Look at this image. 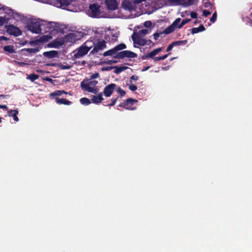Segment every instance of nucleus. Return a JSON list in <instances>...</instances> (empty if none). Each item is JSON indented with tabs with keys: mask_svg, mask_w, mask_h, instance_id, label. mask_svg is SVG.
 Masks as SVG:
<instances>
[{
	"mask_svg": "<svg viewBox=\"0 0 252 252\" xmlns=\"http://www.w3.org/2000/svg\"><path fill=\"white\" fill-rule=\"evenodd\" d=\"M138 102V100L132 98H127L123 103H121L119 105V107H124L126 109L133 110L136 109L135 107H133L134 104Z\"/></svg>",
	"mask_w": 252,
	"mask_h": 252,
	"instance_id": "obj_4",
	"label": "nucleus"
},
{
	"mask_svg": "<svg viewBox=\"0 0 252 252\" xmlns=\"http://www.w3.org/2000/svg\"><path fill=\"white\" fill-rule=\"evenodd\" d=\"M141 59L143 60H146L149 58H151L150 56L149 55V53L146 55H144L141 57Z\"/></svg>",
	"mask_w": 252,
	"mask_h": 252,
	"instance_id": "obj_49",
	"label": "nucleus"
},
{
	"mask_svg": "<svg viewBox=\"0 0 252 252\" xmlns=\"http://www.w3.org/2000/svg\"><path fill=\"white\" fill-rule=\"evenodd\" d=\"M117 62L116 61H109L108 62V64H112L113 63H116Z\"/></svg>",
	"mask_w": 252,
	"mask_h": 252,
	"instance_id": "obj_61",
	"label": "nucleus"
},
{
	"mask_svg": "<svg viewBox=\"0 0 252 252\" xmlns=\"http://www.w3.org/2000/svg\"><path fill=\"white\" fill-rule=\"evenodd\" d=\"M150 68V66H145V67H144L142 69V71H146V70H148Z\"/></svg>",
	"mask_w": 252,
	"mask_h": 252,
	"instance_id": "obj_58",
	"label": "nucleus"
},
{
	"mask_svg": "<svg viewBox=\"0 0 252 252\" xmlns=\"http://www.w3.org/2000/svg\"><path fill=\"white\" fill-rule=\"evenodd\" d=\"M116 91L118 93H119L120 94L121 97H123L126 94V92L122 90L120 87H116V89H115Z\"/></svg>",
	"mask_w": 252,
	"mask_h": 252,
	"instance_id": "obj_31",
	"label": "nucleus"
},
{
	"mask_svg": "<svg viewBox=\"0 0 252 252\" xmlns=\"http://www.w3.org/2000/svg\"><path fill=\"white\" fill-rule=\"evenodd\" d=\"M111 68H113V67H111ZM113 68H115V70L114 71V73H117V74L122 72L126 68V67H118V66H115Z\"/></svg>",
	"mask_w": 252,
	"mask_h": 252,
	"instance_id": "obj_33",
	"label": "nucleus"
},
{
	"mask_svg": "<svg viewBox=\"0 0 252 252\" xmlns=\"http://www.w3.org/2000/svg\"><path fill=\"white\" fill-rule=\"evenodd\" d=\"M86 87L87 88V90H86V91H88L89 93L96 94L98 92V89L96 88L88 87V85H87Z\"/></svg>",
	"mask_w": 252,
	"mask_h": 252,
	"instance_id": "obj_29",
	"label": "nucleus"
},
{
	"mask_svg": "<svg viewBox=\"0 0 252 252\" xmlns=\"http://www.w3.org/2000/svg\"><path fill=\"white\" fill-rule=\"evenodd\" d=\"M157 54L156 51L155 50H153L151 52L149 53V56H150V58H153L155 56H156Z\"/></svg>",
	"mask_w": 252,
	"mask_h": 252,
	"instance_id": "obj_46",
	"label": "nucleus"
},
{
	"mask_svg": "<svg viewBox=\"0 0 252 252\" xmlns=\"http://www.w3.org/2000/svg\"><path fill=\"white\" fill-rule=\"evenodd\" d=\"M190 20H191L190 19H183L179 25V29L182 28L185 24H187L189 21H190Z\"/></svg>",
	"mask_w": 252,
	"mask_h": 252,
	"instance_id": "obj_35",
	"label": "nucleus"
},
{
	"mask_svg": "<svg viewBox=\"0 0 252 252\" xmlns=\"http://www.w3.org/2000/svg\"><path fill=\"white\" fill-rule=\"evenodd\" d=\"M39 77V75L35 74H31L28 75L27 78L30 79L31 81L33 82L37 80Z\"/></svg>",
	"mask_w": 252,
	"mask_h": 252,
	"instance_id": "obj_30",
	"label": "nucleus"
},
{
	"mask_svg": "<svg viewBox=\"0 0 252 252\" xmlns=\"http://www.w3.org/2000/svg\"><path fill=\"white\" fill-rule=\"evenodd\" d=\"M100 5L97 3H93L89 5L88 12L93 18H98L101 14Z\"/></svg>",
	"mask_w": 252,
	"mask_h": 252,
	"instance_id": "obj_2",
	"label": "nucleus"
},
{
	"mask_svg": "<svg viewBox=\"0 0 252 252\" xmlns=\"http://www.w3.org/2000/svg\"><path fill=\"white\" fill-rule=\"evenodd\" d=\"M160 33H158V32L154 33V37L155 40H157L159 36H160Z\"/></svg>",
	"mask_w": 252,
	"mask_h": 252,
	"instance_id": "obj_50",
	"label": "nucleus"
},
{
	"mask_svg": "<svg viewBox=\"0 0 252 252\" xmlns=\"http://www.w3.org/2000/svg\"><path fill=\"white\" fill-rule=\"evenodd\" d=\"M18 63H19V64H20V65H21V66H23V65H25V64H26V63H23V62H21V63H20V62H18Z\"/></svg>",
	"mask_w": 252,
	"mask_h": 252,
	"instance_id": "obj_62",
	"label": "nucleus"
},
{
	"mask_svg": "<svg viewBox=\"0 0 252 252\" xmlns=\"http://www.w3.org/2000/svg\"><path fill=\"white\" fill-rule=\"evenodd\" d=\"M50 25L52 27L55 26V27H56V23L55 22H50Z\"/></svg>",
	"mask_w": 252,
	"mask_h": 252,
	"instance_id": "obj_60",
	"label": "nucleus"
},
{
	"mask_svg": "<svg viewBox=\"0 0 252 252\" xmlns=\"http://www.w3.org/2000/svg\"><path fill=\"white\" fill-rule=\"evenodd\" d=\"M128 88L130 91L132 92H134L137 89L136 86L133 84L129 85Z\"/></svg>",
	"mask_w": 252,
	"mask_h": 252,
	"instance_id": "obj_41",
	"label": "nucleus"
},
{
	"mask_svg": "<svg viewBox=\"0 0 252 252\" xmlns=\"http://www.w3.org/2000/svg\"><path fill=\"white\" fill-rule=\"evenodd\" d=\"M144 25L146 28H150L152 26V22L150 21H147L145 22Z\"/></svg>",
	"mask_w": 252,
	"mask_h": 252,
	"instance_id": "obj_43",
	"label": "nucleus"
},
{
	"mask_svg": "<svg viewBox=\"0 0 252 252\" xmlns=\"http://www.w3.org/2000/svg\"><path fill=\"white\" fill-rule=\"evenodd\" d=\"M8 40V38L4 36H0V41L2 40Z\"/></svg>",
	"mask_w": 252,
	"mask_h": 252,
	"instance_id": "obj_54",
	"label": "nucleus"
},
{
	"mask_svg": "<svg viewBox=\"0 0 252 252\" xmlns=\"http://www.w3.org/2000/svg\"><path fill=\"white\" fill-rule=\"evenodd\" d=\"M3 50L9 53H14L15 52L14 46L13 45H7L3 47Z\"/></svg>",
	"mask_w": 252,
	"mask_h": 252,
	"instance_id": "obj_23",
	"label": "nucleus"
},
{
	"mask_svg": "<svg viewBox=\"0 0 252 252\" xmlns=\"http://www.w3.org/2000/svg\"><path fill=\"white\" fill-rule=\"evenodd\" d=\"M7 32L14 36H18L22 34L21 30L13 25H7L5 26Z\"/></svg>",
	"mask_w": 252,
	"mask_h": 252,
	"instance_id": "obj_7",
	"label": "nucleus"
},
{
	"mask_svg": "<svg viewBox=\"0 0 252 252\" xmlns=\"http://www.w3.org/2000/svg\"><path fill=\"white\" fill-rule=\"evenodd\" d=\"M83 45L85 47H88L89 51H90L93 46L94 47V43L91 40H87L83 44Z\"/></svg>",
	"mask_w": 252,
	"mask_h": 252,
	"instance_id": "obj_25",
	"label": "nucleus"
},
{
	"mask_svg": "<svg viewBox=\"0 0 252 252\" xmlns=\"http://www.w3.org/2000/svg\"><path fill=\"white\" fill-rule=\"evenodd\" d=\"M116 87L117 85L115 84H110L104 87L102 94L106 97H110Z\"/></svg>",
	"mask_w": 252,
	"mask_h": 252,
	"instance_id": "obj_8",
	"label": "nucleus"
},
{
	"mask_svg": "<svg viewBox=\"0 0 252 252\" xmlns=\"http://www.w3.org/2000/svg\"><path fill=\"white\" fill-rule=\"evenodd\" d=\"M106 48V42L104 40L98 39L96 43H94V49L91 51L90 54H96L99 51H102Z\"/></svg>",
	"mask_w": 252,
	"mask_h": 252,
	"instance_id": "obj_3",
	"label": "nucleus"
},
{
	"mask_svg": "<svg viewBox=\"0 0 252 252\" xmlns=\"http://www.w3.org/2000/svg\"><path fill=\"white\" fill-rule=\"evenodd\" d=\"M41 25L40 22L35 19H32L29 22L28 28L29 30L32 33L38 34L41 32Z\"/></svg>",
	"mask_w": 252,
	"mask_h": 252,
	"instance_id": "obj_1",
	"label": "nucleus"
},
{
	"mask_svg": "<svg viewBox=\"0 0 252 252\" xmlns=\"http://www.w3.org/2000/svg\"><path fill=\"white\" fill-rule=\"evenodd\" d=\"M39 51L38 48H24L21 50V53L24 55H27L25 52H27L29 54H34L38 52Z\"/></svg>",
	"mask_w": 252,
	"mask_h": 252,
	"instance_id": "obj_17",
	"label": "nucleus"
},
{
	"mask_svg": "<svg viewBox=\"0 0 252 252\" xmlns=\"http://www.w3.org/2000/svg\"><path fill=\"white\" fill-rule=\"evenodd\" d=\"M60 68L61 69H70L71 66L69 65H64L60 64L59 65Z\"/></svg>",
	"mask_w": 252,
	"mask_h": 252,
	"instance_id": "obj_38",
	"label": "nucleus"
},
{
	"mask_svg": "<svg viewBox=\"0 0 252 252\" xmlns=\"http://www.w3.org/2000/svg\"><path fill=\"white\" fill-rule=\"evenodd\" d=\"M190 16L192 18L195 19L197 17V13L195 12H191L190 13Z\"/></svg>",
	"mask_w": 252,
	"mask_h": 252,
	"instance_id": "obj_48",
	"label": "nucleus"
},
{
	"mask_svg": "<svg viewBox=\"0 0 252 252\" xmlns=\"http://www.w3.org/2000/svg\"><path fill=\"white\" fill-rule=\"evenodd\" d=\"M103 100L102 93H99L97 95H93L91 98L92 102L95 104L100 103Z\"/></svg>",
	"mask_w": 252,
	"mask_h": 252,
	"instance_id": "obj_14",
	"label": "nucleus"
},
{
	"mask_svg": "<svg viewBox=\"0 0 252 252\" xmlns=\"http://www.w3.org/2000/svg\"><path fill=\"white\" fill-rule=\"evenodd\" d=\"M68 93L64 90H56L55 92L50 94L49 96L51 98H54V96H58L63 94H67Z\"/></svg>",
	"mask_w": 252,
	"mask_h": 252,
	"instance_id": "obj_20",
	"label": "nucleus"
},
{
	"mask_svg": "<svg viewBox=\"0 0 252 252\" xmlns=\"http://www.w3.org/2000/svg\"><path fill=\"white\" fill-rule=\"evenodd\" d=\"M155 50L156 51V53L158 54L159 52H160V51H162V48H157V49H155Z\"/></svg>",
	"mask_w": 252,
	"mask_h": 252,
	"instance_id": "obj_57",
	"label": "nucleus"
},
{
	"mask_svg": "<svg viewBox=\"0 0 252 252\" xmlns=\"http://www.w3.org/2000/svg\"><path fill=\"white\" fill-rule=\"evenodd\" d=\"M139 79V77L138 76H136V75H132L130 77V83H132V81L131 80H134V81H137Z\"/></svg>",
	"mask_w": 252,
	"mask_h": 252,
	"instance_id": "obj_45",
	"label": "nucleus"
},
{
	"mask_svg": "<svg viewBox=\"0 0 252 252\" xmlns=\"http://www.w3.org/2000/svg\"><path fill=\"white\" fill-rule=\"evenodd\" d=\"M211 14V12H210L208 10H203V16H204L205 17H207L209 15H210Z\"/></svg>",
	"mask_w": 252,
	"mask_h": 252,
	"instance_id": "obj_44",
	"label": "nucleus"
},
{
	"mask_svg": "<svg viewBox=\"0 0 252 252\" xmlns=\"http://www.w3.org/2000/svg\"><path fill=\"white\" fill-rule=\"evenodd\" d=\"M105 3L109 10L113 11L118 8V2L116 0H105Z\"/></svg>",
	"mask_w": 252,
	"mask_h": 252,
	"instance_id": "obj_11",
	"label": "nucleus"
},
{
	"mask_svg": "<svg viewBox=\"0 0 252 252\" xmlns=\"http://www.w3.org/2000/svg\"><path fill=\"white\" fill-rule=\"evenodd\" d=\"M98 84V81L96 80L90 81L87 83H85L84 81L81 83V87L85 90H87L86 86L88 85V87H95Z\"/></svg>",
	"mask_w": 252,
	"mask_h": 252,
	"instance_id": "obj_15",
	"label": "nucleus"
},
{
	"mask_svg": "<svg viewBox=\"0 0 252 252\" xmlns=\"http://www.w3.org/2000/svg\"><path fill=\"white\" fill-rule=\"evenodd\" d=\"M56 102L58 104H64L66 105H70L72 102L64 98H60L59 97H56L55 98Z\"/></svg>",
	"mask_w": 252,
	"mask_h": 252,
	"instance_id": "obj_19",
	"label": "nucleus"
},
{
	"mask_svg": "<svg viewBox=\"0 0 252 252\" xmlns=\"http://www.w3.org/2000/svg\"><path fill=\"white\" fill-rule=\"evenodd\" d=\"M131 38L134 44L140 46H144L148 42L147 40L142 38L138 34H133L131 36Z\"/></svg>",
	"mask_w": 252,
	"mask_h": 252,
	"instance_id": "obj_9",
	"label": "nucleus"
},
{
	"mask_svg": "<svg viewBox=\"0 0 252 252\" xmlns=\"http://www.w3.org/2000/svg\"><path fill=\"white\" fill-rule=\"evenodd\" d=\"M175 46L173 43V42H172L170 44H169L168 45V46L167 47V49H166V52H169L170 51V50H171L172 49V48H173V47Z\"/></svg>",
	"mask_w": 252,
	"mask_h": 252,
	"instance_id": "obj_47",
	"label": "nucleus"
},
{
	"mask_svg": "<svg viewBox=\"0 0 252 252\" xmlns=\"http://www.w3.org/2000/svg\"><path fill=\"white\" fill-rule=\"evenodd\" d=\"M66 39L71 42H74L78 40L79 38L78 37L77 33H69L66 35Z\"/></svg>",
	"mask_w": 252,
	"mask_h": 252,
	"instance_id": "obj_16",
	"label": "nucleus"
},
{
	"mask_svg": "<svg viewBox=\"0 0 252 252\" xmlns=\"http://www.w3.org/2000/svg\"><path fill=\"white\" fill-rule=\"evenodd\" d=\"M117 52L115 50V48H113L110 50H109L106 52H105L103 55L105 57L108 56H113L114 55H116Z\"/></svg>",
	"mask_w": 252,
	"mask_h": 252,
	"instance_id": "obj_24",
	"label": "nucleus"
},
{
	"mask_svg": "<svg viewBox=\"0 0 252 252\" xmlns=\"http://www.w3.org/2000/svg\"><path fill=\"white\" fill-rule=\"evenodd\" d=\"M30 44H31V45H33L35 43V41H31L29 42Z\"/></svg>",
	"mask_w": 252,
	"mask_h": 252,
	"instance_id": "obj_64",
	"label": "nucleus"
},
{
	"mask_svg": "<svg viewBox=\"0 0 252 252\" xmlns=\"http://www.w3.org/2000/svg\"><path fill=\"white\" fill-rule=\"evenodd\" d=\"M170 54V53H168V54H165L162 56H160V60H163L165 59H166L167 58V57L168 56V55Z\"/></svg>",
	"mask_w": 252,
	"mask_h": 252,
	"instance_id": "obj_52",
	"label": "nucleus"
},
{
	"mask_svg": "<svg viewBox=\"0 0 252 252\" xmlns=\"http://www.w3.org/2000/svg\"><path fill=\"white\" fill-rule=\"evenodd\" d=\"M71 2L72 0H56V4L58 7L66 9Z\"/></svg>",
	"mask_w": 252,
	"mask_h": 252,
	"instance_id": "obj_12",
	"label": "nucleus"
},
{
	"mask_svg": "<svg viewBox=\"0 0 252 252\" xmlns=\"http://www.w3.org/2000/svg\"><path fill=\"white\" fill-rule=\"evenodd\" d=\"M80 102L82 104L85 105H89L91 103V100L87 97L81 98L80 99Z\"/></svg>",
	"mask_w": 252,
	"mask_h": 252,
	"instance_id": "obj_27",
	"label": "nucleus"
},
{
	"mask_svg": "<svg viewBox=\"0 0 252 252\" xmlns=\"http://www.w3.org/2000/svg\"><path fill=\"white\" fill-rule=\"evenodd\" d=\"M9 19V18H6L5 17H0V26L3 25L4 24H7Z\"/></svg>",
	"mask_w": 252,
	"mask_h": 252,
	"instance_id": "obj_32",
	"label": "nucleus"
},
{
	"mask_svg": "<svg viewBox=\"0 0 252 252\" xmlns=\"http://www.w3.org/2000/svg\"><path fill=\"white\" fill-rule=\"evenodd\" d=\"M89 51L88 48L82 45L78 49L77 52L74 54V57L76 59H79L87 54Z\"/></svg>",
	"mask_w": 252,
	"mask_h": 252,
	"instance_id": "obj_10",
	"label": "nucleus"
},
{
	"mask_svg": "<svg viewBox=\"0 0 252 252\" xmlns=\"http://www.w3.org/2000/svg\"><path fill=\"white\" fill-rule=\"evenodd\" d=\"M204 6L205 7H206V8L209 7H212V4L210 2H206L204 4Z\"/></svg>",
	"mask_w": 252,
	"mask_h": 252,
	"instance_id": "obj_51",
	"label": "nucleus"
},
{
	"mask_svg": "<svg viewBox=\"0 0 252 252\" xmlns=\"http://www.w3.org/2000/svg\"><path fill=\"white\" fill-rule=\"evenodd\" d=\"M3 109L4 110H7V106L6 105H0V109Z\"/></svg>",
	"mask_w": 252,
	"mask_h": 252,
	"instance_id": "obj_55",
	"label": "nucleus"
},
{
	"mask_svg": "<svg viewBox=\"0 0 252 252\" xmlns=\"http://www.w3.org/2000/svg\"><path fill=\"white\" fill-rule=\"evenodd\" d=\"M181 21V19L180 18H177L170 26L164 30L163 32L166 34H168L173 32L176 29H179V23Z\"/></svg>",
	"mask_w": 252,
	"mask_h": 252,
	"instance_id": "obj_6",
	"label": "nucleus"
},
{
	"mask_svg": "<svg viewBox=\"0 0 252 252\" xmlns=\"http://www.w3.org/2000/svg\"><path fill=\"white\" fill-rule=\"evenodd\" d=\"M148 33V30L146 29H143L141 30H140L138 33H136V34H138L140 36H143L145 35L146 34Z\"/></svg>",
	"mask_w": 252,
	"mask_h": 252,
	"instance_id": "obj_34",
	"label": "nucleus"
},
{
	"mask_svg": "<svg viewBox=\"0 0 252 252\" xmlns=\"http://www.w3.org/2000/svg\"><path fill=\"white\" fill-rule=\"evenodd\" d=\"M217 13L215 12L213 14L212 17L210 18V21L212 23H214L217 20Z\"/></svg>",
	"mask_w": 252,
	"mask_h": 252,
	"instance_id": "obj_40",
	"label": "nucleus"
},
{
	"mask_svg": "<svg viewBox=\"0 0 252 252\" xmlns=\"http://www.w3.org/2000/svg\"><path fill=\"white\" fill-rule=\"evenodd\" d=\"M187 42H188V41L187 40H184L175 41L173 42V43L175 46H177L185 45L187 43Z\"/></svg>",
	"mask_w": 252,
	"mask_h": 252,
	"instance_id": "obj_26",
	"label": "nucleus"
},
{
	"mask_svg": "<svg viewBox=\"0 0 252 252\" xmlns=\"http://www.w3.org/2000/svg\"><path fill=\"white\" fill-rule=\"evenodd\" d=\"M0 6H1V4H0ZM3 10L5 12V13H8L9 15H12L13 11L12 9H9L7 7H2ZM1 9V7H0V10Z\"/></svg>",
	"mask_w": 252,
	"mask_h": 252,
	"instance_id": "obj_36",
	"label": "nucleus"
},
{
	"mask_svg": "<svg viewBox=\"0 0 252 252\" xmlns=\"http://www.w3.org/2000/svg\"><path fill=\"white\" fill-rule=\"evenodd\" d=\"M9 95H5V94H0V99L1 98H9Z\"/></svg>",
	"mask_w": 252,
	"mask_h": 252,
	"instance_id": "obj_53",
	"label": "nucleus"
},
{
	"mask_svg": "<svg viewBox=\"0 0 252 252\" xmlns=\"http://www.w3.org/2000/svg\"><path fill=\"white\" fill-rule=\"evenodd\" d=\"M193 3V0H188L187 1L184 2L183 5H184V6L187 7V6L192 5Z\"/></svg>",
	"mask_w": 252,
	"mask_h": 252,
	"instance_id": "obj_39",
	"label": "nucleus"
},
{
	"mask_svg": "<svg viewBox=\"0 0 252 252\" xmlns=\"http://www.w3.org/2000/svg\"><path fill=\"white\" fill-rule=\"evenodd\" d=\"M27 41L25 40V41H22L20 43V44L23 46V45H26L27 44Z\"/></svg>",
	"mask_w": 252,
	"mask_h": 252,
	"instance_id": "obj_59",
	"label": "nucleus"
},
{
	"mask_svg": "<svg viewBox=\"0 0 252 252\" xmlns=\"http://www.w3.org/2000/svg\"><path fill=\"white\" fill-rule=\"evenodd\" d=\"M142 1V0H135L134 3H139L141 2Z\"/></svg>",
	"mask_w": 252,
	"mask_h": 252,
	"instance_id": "obj_63",
	"label": "nucleus"
},
{
	"mask_svg": "<svg viewBox=\"0 0 252 252\" xmlns=\"http://www.w3.org/2000/svg\"><path fill=\"white\" fill-rule=\"evenodd\" d=\"M115 50L117 52L118 51L125 49L126 48V46L124 43H121L120 44H118L116 45L115 47Z\"/></svg>",
	"mask_w": 252,
	"mask_h": 252,
	"instance_id": "obj_28",
	"label": "nucleus"
},
{
	"mask_svg": "<svg viewBox=\"0 0 252 252\" xmlns=\"http://www.w3.org/2000/svg\"><path fill=\"white\" fill-rule=\"evenodd\" d=\"M205 30V28L203 25H200L198 28H193L190 29V32L192 34L197 33L199 32H203Z\"/></svg>",
	"mask_w": 252,
	"mask_h": 252,
	"instance_id": "obj_22",
	"label": "nucleus"
},
{
	"mask_svg": "<svg viewBox=\"0 0 252 252\" xmlns=\"http://www.w3.org/2000/svg\"><path fill=\"white\" fill-rule=\"evenodd\" d=\"M43 56L45 57L51 59L57 57L58 52L57 51H50L45 52L43 54Z\"/></svg>",
	"mask_w": 252,
	"mask_h": 252,
	"instance_id": "obj_18",
	"label": "nucleus"
},
{
	"mask_svg": "<svg viewBox=\"0 0 252 252\" xmlns=\"http://www.w3.org/2000/svg\"><path fill=\"white\" fill-rule=\"evenodd\" d=\"M153 59H154V61L155 62L161 60L160 57H157L154 58Z\"/></svg>",
	"mask_w": 252,
	"mask_h": 252,
	"instance_id": "obj_56",
	"label": "nucleus"
},
{
	"mask_svg": "<svg viewBox=\"0 0 252 252\" xmlns=\"http://www.w3.org/2000/svg\"><path fill=\"white\" fill-rule=\"evenodd\" d=\"M99 77V73L98 72H95V73H94L90 76V79H95Z\"/></svg>",
	"mask_w": 252,
	"mask_h": 252,
	"instance_id": "obj_42",
	"label": "nucleus"
},
{
	"mask_svg": "<svg viewBox=\"0 0 252 252\" xmlns=\"http://www.w3.org/2000/svg\"><path fill=\"white\" fill-rule=\"evenodd\" d=\"M122 7L126 10L131 11L133 9L132 2L129 0H125L122 2Z\"/></svg>",
	"mask_w": 252,
	"mask_h": 252,
	"instance_id": "obj_13",
	"label": "nucleus"
},
{
	"mask_svg": "<svg viewBox=\"0 0 252 252\" xmlns=\"http://www.w3.org/2000/svg\"><path fill=\"white\" fill-rule=\"evenodd\" d=\"M9 116L12 117L14 120L16 122L19 121V118L17 116L18 114V111L17 110H10L8 112Z\"/></svg>",
	"mask_w": 252,
	"mask_h": 252,
	"instance_id": "obj_21",
	"label": "nucleus"
},
{
	"mask_svg": "<svg viewBox=\"0 0 252 252\" xmlns=\"http://www.w3.org/2000/svg\"><path fill=\"white\" fill-rule=\"evenodd\" d=\"M118 99V97L116 98H112L111 99V102L109 104L105 105V106L111 107V106L114 105L115 104V103H116Z\"/></svg>",
	"mask_w": 252,
	"mask_h": 252,
	"instance_id": "obj_37",
	"label": "nucleus"
},
{
	"mask_svg": "<svg viewBox=\"0 0 252 252\" xmlns=\"http://www.w3.org/2000/svg\"><path fill=\"white\" fill-rule=\"evenodd\" d=\"M137 57V54L129 50H125L118 53L114 56L115 59H123L125 58H135Z\"/></svg>",
	"mask_w": 252,
	"mask_h": 252,
	"instance_id": "obj_5",
	"label": "nucleus"
}]
</instances>
